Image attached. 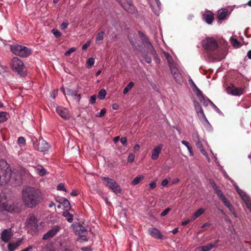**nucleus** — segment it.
I'll return each mask as SVG.
<instances>
[{
  "label": "nucleus",
  "mask_w": 251,
  "mask_h": 251,
  "mask_svg": "<svg viewBox=\"0 0 251 251\" xmlns=\"http://www.w3.org/2000/svg\"><path fill=\"white\" fill-rule=\"evenodd\" d=\"M57 190L59 191H64L67 192L66 189L65 188V185L63 183H60L57 186Z\"/></svg>",
  "instance_id": "79ce46f5"
},
{
  "label": "nucleus",
  "mask_w": 251,
  "mask_h": 251,
  "mask_svg": "<svg viewBox=\"0 0 251 251\" xmlns=\"http://www.w3.org/2000/svg\"><path fill=\"white\" fill-rule=\"evenodd\" d=\"M120 141L124 146H126L127 145V139L126 137H122L120 139Z\"/></svg>",
  "instance_id": "13d9d810"
},
{
  "label": "nucleus",
  "mask_w": 251,
  "mask_h": 251,
  "mask_svg": "<svg viewBox=\"0 0 251 251\" xmlns=\"http://www.w3.org/2000/svg\"><path fill=\"white\" fill-rule=\"evenodd\" d=\"M156 187V181H153L149 184L150 189H154Z\"/></svg>",
  "instance_id": "864d4df0"
},
{
  "label": "nucleus",
  "mask_w": 251,
  "mask_h": 251,
  "mask_svg": "<svg viewBox=\"0 0 251 251\" xmlns=\"http://www.w3.org/2000/svg\"><path fill=\"white\" fill-rule=\"evenodd\" d=\"M9 114L6 112H0V123L5 122L9 118Z\"/></svg>",
  "instance_id": "5701e85b"
},
{
  "label": "nucleus",
  "mask_w": 251,
  "mask_h": 251,
  "mask_svg": "<svg viewBox=\"0 0 251 251\" xmlns=\"http://www.w3.org/2000/svg\"><path fill=\"white\" fill-rule=\"evenodd\" d=\"M106 95V92L105 89H101L99 92L98 97L100 100H103Z\"/></svg>",
  "instance_id": "cd10ccee"
},
{
  "label": "nucleus",
  "mask_w": 251,
  "mask_h": 251,
  "mask_svg": "<svg viewBox=\"0 0 251 251\" xmlns=\"http://www.w3.org/2000/svg\"><path fill=\"white\" fill-rule=\"evenodd\" d=\"M210 183L212 185V188L214 189L215 192L219 189L218 187L217 186V185L216 184L214 181L210 180Z\"/></svg>",
  "instance_id": "de8ad7c7"
},
{
  "label": "nucleus",
  "mask_w": 251,
  "mask_h": 251,
  "mask_svg": "<svg viewBox=\"0 0 251 251\" xmlns=\"http://www.w3.org/2000/svg\"><path fill=\"white\" fill-rule=\"evenodd\" d=\"M204 212V209L201 208L197 210L191 217V221H194Z\"/></svg>",
  "instance_id": "412c9836"
},
{
  "label": "nucleus",
  "mask_w": 251,
  "mask_h": 251,
  "mask_svg": "<svg viewBox=\"0 0 251 251\" xmlns=\"http://www.w3.org/2000/svg\"><path fill=\"white\" fill-rule=\"evenodd\" d=\"M60 229V226H59L56 225L54 226L43 235V239L46 240L53 237L59 231Z\"/></svg>",
  "instance_id": "9b49d317"
},
{
  "label": "nucleus",
  "mask_w": 251,
  "mask_h": 251,
  "mask_svg": "<svg viewBox=\"0 0 251 251\" xmlns=\"http://www.w3.org/2000/svg\"><path fill=\"white\" fill-rule=\"evenodd\" d=\"M230 43L234 47L236 48H238L240 46L241 44L238 41L234 38H230Z\"/></svg>",
  "instance_id": "c85d7f7f"
},
{
  "label": "nucleus",
  "mask_w": 251,
  "mask_h": 251,
  "mask_svg": "<svg viewBox=\"0 0 251 251\" xmlns=\"http://www.w3.org/2000/svg\"><path fill=\"white\" fill-rule=\"evenodd\" d=\"M13 235V233L12 231V228L5 229L1 232L0 234V238L2 241L7 243L11 239Z\"/></svg>",
  "instance_id": "f8f14e48"
},
{
  "label": "nucleus",
  "mask_w": 251,
  "mask_h": 251,
  "mask_svg": "<svg viewBox=\"0 0 251 251\" xmlns=\"http://www.w3.org/2000/svg\"><path fill=\"white\" fill-rule=\"evenodd\" d=\"M226 91L228 94L234 96H240L243 93V89L236 87L232 84H231L227 88Z\"/></svg>",
  "instance_id": "ddd939ff"
},
{
  "label": "nucleus",
  "mask_w": 251,
  "mask_h": 251,
  "mask_svg": "<svg viewBox=\"0 0 251 251\" xmlns=\"http://www.w3.org/2000/svg\"><path fill=\"white\" fill-rule=\"evenodd\" d=\"M134 83L132 81L130 82L124 88L123 94H126L133 87Z\"/></svg>",
  "instance_id": "c756f323"
},
{
  "label": "nucleus",
  "mask_w": 251,
  "mask_h": 251,
  "mask_svg": "<svg viewBox=\"0 0 251 251\" xmlns=\"http://www.w3.org/2000/svg\"><path fill=\"white\" fill-rule=\"evenodd\" d=\"M175 81L178 84H181L182 82V79L181 74L179 73H176L172 75Z\"/></svg>",
  "instance_id": "a878e982"
},
{
  "label": "nucleus",
  "mask_w": 251,
  "mask_h": 251,
  "mask_svg": "<svg viewBox=\"0 0 251 251\" xmlns=\"http://www.w3.org/2000/svg\"><path fill=\"white\" fill-rule=\"evenodd\" d=\"M35 169L38 174L40 176H44L46 175V170L41 165H37Z\"/></svg>",
  "instance_id": "4be33fe9"
},
{
  "label": "nucleus",
  "mask_w": 251,
  "mask_h": 251,
  "mask_svg": "<svg viewBox=\"0 0 251 251\" xmlns=\"http://www.w3.org/2000/svg\"><path fill=\"white\" fill-rule=\"evenodd\" d=\"M215 192H216V194L217 195V196L219 197L220 199H221L222 198H223L224 197H225L223 193L220 189H219L218 190H217Z\"/></svg>",
  "instance_id": "8fccbe9b"
},
{
  "label": "nucleus",
  "mask_w": 251,
  "mask_h": 251,
  "mask_svg": "<svg viewBox=\"0 0 251 251\" xmlns=\"http://www.w3.org/2000/svg\"><path fill=\"white\" fill-rule=\"evenodd\" d=\"M202 47L206 50L212 51L218 49V45L213 37H208L201 41Z\"/></svg>",
  "instance_id": "0eeeda50"
},
{
  "label": "nucleus",
  "mask_w": 251,
  "mask_h": 251,
  "mask_svg": "<svg viewBox=\"0 0 251 251\" xmlns=\"http://www.w3.org/2000/svg\"><path fill=\"white\" fill-rule=\"evenodd\" d=\"M144 179V176H139L134 178L131 181V184L133 185H137L139 183Z\"/></svg>",
  "instance_id": "bb28decb"
},
{
  "label": "nucleus",
  "mask_w": 251,
  "mask_h": 251,
  "mask_svg": "<svg viewBox=\"0 0 251 251\" xmlns=\"http://www.w3.org/2000/svg\"><path fill=\"white\" fill-rule=\"evenodd\" d=\"M191 219L190 220H186L184 221H183L182 223H181V225L182 226H185L187 224H188L190 222H191Z\"/></svg>",
  "instance_id": "0e129e2a"
},
{
  "label": "nucleus",
  "mask_w": 251,
  "mask_h": 251,
  "mask_svg": "<svg viewBox=\"0 0 251 251\" xmlns=\"http://www.w3.org/2000/svg\"><path fill=\"white\" fill-rule=\"evenodd\" d=\"M13 71L17 73L22 76H25L26 74V69L24 63L17 57H14L11 63Z\"/></svg>",
  "instance_id": "20e7f679"
},
{
  "label": "nucleus",
  "mask_w": 251,
  "mask_h": 251,
  "mask_svg": "<svg viewBox=\"0 0 251 251\" xmlns=\"http://www.w3.org/2000/svg\"><path fill=\"white\" fill-rule=\"evenodd\" d=\"M2 207L5 211L10 212L13 211L15 209L14 204L10 201L3 202L2 204Z\"/></svg>",
  "instance_id": "dca6fc26"
},
{
  "label": "nucleus",
  "mask_w": 251,
  "mask_h": 251,
  "mask_svg": "<svg viewBox=\"0 0 251 251\" xmlns=\"http://www.w3.org/2000/svg\"><path fill=\"white\" fill-rule=\"evenodd\" d=\"M56 111L57 113L64 119H68L70 117L68 110L65 108L58 106L56 108Z\"/></svg>",
  "instance_id": "4468645a"
},
{
  "label": "nucleus",
  "mask_w": 251,
  "mask_h": 251,
  "mask_svg": "<svg viewBox=\"0 0 251 251\" xmlns=\"http://www.w3.org/2000/svg\"><path fill=\"white\" fill-rule=\"evenodd\" d=\"M163 54L167 60L169 66L173 64V60L172 56L167 52L163 51Z\"/></svg>",
  "instance_id": "2f4dec72"
},
{
  "label": "nucleus",
  "mask_w": 251,
  "mask_h": 251,
  "mask_svg": "<svg viewBox=\"0 0 251 251\" xmlns=\"http://www.w3.org/2000/svg\"><path fill=\"white\" fill-rule=\"evenodd\" d=\"M224 204L229 209L230 211H232L233 207L228 200L224 203Z\"/></svg>",
  "instance_id": "c03bdc74"
},
{
  "label": "nucleus",
  "mask_w": 251,
  "mask_h": 251,
  "mask_svg": "<svg viewBox=\"0 0 251 251\" xmlns=\"http://www.w3.org/2000/svg\"><path fill=\"white\" fill-rule=\"evenodd\" d=\"M190 85L192 87H194L195 88H196L197 86L196 85L195 83L194 82V81L192 79H190L189 80Z\"/></svg>",
  "instance_id": "e2e57ef3"
},
{
  "label": "nucleus",
  "mask_w": 251,
  "mask_h": 251,
  "mask_svg": "<svg viewBox=\"0 0 251 251\" xmlns=\"http://www.w3.org/2000/svg\"><path fill=\"white\" fill-rule=\"evenodd\" d=\"M95 63V59L93 57L89 58L87 59L86 62L87 68H91Z\"/></svg>",
  "instance_id": "473e14b6"
},
{
  "label": "nucleus",
  "mask_w": 251,
  "mask_h": 251,
  "mask_svg": "<svg viewBox=\"0 0 251 251\" xmlns=\"http://www.w3.org/2000/svg\"><path fill=\"white\" fill-rule=\"evenodd\" d=\"M69 210L70 209H66L65 211L63 212L62 215L66 218L68 222L72 223L73 221V215L69 212Z\"/></svg>",
  "instance_id": "aec40b11"
},
{
  "label": "nucleus",
  "mask_w": 251,
  "mask_h": 251,
  "mask_svg": "<svg viewBox=\"0 0 251 251\" xmlns=\"http://www.w3.org/2000/svg\"><path fill=\"white\" fill-rule=\"evenodd\" d=\"M169 66L172 75L175 74L177 73H179L178 69L176 68L175 64H173L170 65Z\"/></svg>",
  "instance_id": "c9c22d12"
},
{
  "label": "nucleus",
  "mask_w": 251,
  "mask_h": 251,
  "mask_svg": "<svg viewBox=\"0 0 251 251\" xmlns=\"http://www.w3.org/2000/svg\"><path fill=\"white\" fill-rule=\"evenodd\" d=\"M75 50L76 49L75 48H71L65 53L64 55L67 56H69L72 52Z\"/></svg>",
  "instance_id": "a18cd8bd"
},
{
  "label": "nucleus",
  "mask_w": 251,
  "mask_h": 251,
  "mask_svg": "<svg viewBox=\"0 0 251 251\" xmlns=\"http://www.w3.org/2000/svg\"><path fill=\"white\" fill-rule=\"evenodd\" d=\"M25 139L23 137H20L18 139V143L19 144H25Z\"/></svg>",
  "instance_id": "6e6d98bb"
},
{
  "label": "nucleus",
  "mask_w": 251,
  "mask_h": 251,
  "mask_svg": "<svg viewBox=\"0 0 251 251\" xmlns=\"http://www.w3.org/2000/svg\"><path fill=\"white\" fill-rule=\"evenodd\" d=\"M62 203L64 205V207H65V208H66V209H71L70 203L69 201L66 198H63V202Z\"/></svg>",
  "instance_id": "4c0bfd02"
},
{
  "label": "nucleus",
  "mask_w": 251,
  "mask_h": 251,
  "mask_svg": "<svg viewBox=\"0 0 251 251\" xmlns=\"http://www.w3.org/2000/svg\"><path fill=\"white\" fill-rule=\"evenodd\" d=\"M194 104L195 106V110H196L197 113L198 112H201L202 111V108L200 104L197 101H194Z\"/></svg>",
  "instance_id": "58836bf2"
},
{
  "label": "nucleus",
  "mask_w": 251,
  "mask_h": 251,
  "mask_svg": "<svg viewBox=\"0 0 251 251\" xmlns=\"http://www.w3.org/2000/svg\"><path fill=\"white\" fill-rule=\"evenodd\" d=\"M51 32L56 38H59L61 36V33L57 29H52Z\"/></svg>",
  "instance_id": "a19ab883"
},
{
  "label": "nucleus",
  "mask_w": 251,
  "mask_h": 251,
  "mask_svg": "<svg viewBox=\"0 0 251 251\" xmlns=\"http://www.w3.org/2000/svg\"><path fill=\"white\" fill-rule=\"evenodd\" d=\"M97 99V96L96 95H94L91 97L90 100H89V103L93 104L96 102V100Z\"/></svg>",
  "instance_id": "09e8293b"
},
{
  "label": "nucleus",
  "mask_w": 251,
  "mask_h": 251,
  "mask_svg": "<svg viewBox=\"0 0 251 251\" xmlns=\"http://www.w3.org/2000/svg\"><path fill=\"white\" fill-rule=\"evenodd\" d=\"M11 50L16 55L26 57L30 54V50L26 47L15 45L11 46Z\"/></svg>",
  "instance_id": "423d86ee"
},
{
  "label": "nucleus",
  "mask_w": 251,
  "mask_h": 251,
  "mask_svg": "<svg viewBox=\"0 0 251 251\" xmlns=\"http://www.w3.org/2000/svg\"><path fill=\"white\" fill-rule=\"evenodd\" d=\"M138 34L141 39V46L136 45L134 41L129 39L134 49L140 52H147L148 53H153L155 52L153 46L150 42L149 38L141 31H138Z\"/></svg>",
  "instance_id": "f03ea898"
},
{
  "label": "nucleus",
  "mask_w": 251,
  "mask_h": 251,
  "mask_svg": "<svg viewBox=\"0 0 251 251\" xmlns=\"http://www.w3.org/2000/svg\"><path fill=\"white\" fill-rule=\"evenodd\" d=\"M197 114H198V116L199 117L201 121L204 120L205 122H206L207 123L209 124V122H208L207 119H206L203 110L201 112H198Z\"/></svg>",
  "instance_id": "72a5a7b5"
},
{
  "label": "nucleus",
  "mask_w": 251,
  "mask_h": 251,
  "mask_svg": "<svg viewBox=\"0 0 251 251\" xmlns=\"http://www.w3.org/2000/svg\"><path fill=\"white\" fill-rule=\"evenodd\" d=\"M72 226L73 227L74 231L76 235H78L83 241H88V239L86 238L87 230L84 226L78 223H75L72 225Z\"/></svg>",
  "instance_id": "6e6552de"
},
{
  "label": "nucleus",
  "mask_w": 251,
  "mask_h": 251,
  "mask_svg": "<svg viewBox=\"0 0 251 251\" xmlns=\"http://www.w3.org/2000/svg\"><path fill=\"white\" fill-rule=\"evenodd\" d=\"M118 108H119V105L117 103H115L112 104V108L114 110H117L118 109Z\"/></svg>",
  "instance_id": "338daca9"
},
{
  "label": "nucleus",
  "mask_w": 251,
  "mask_h": 251,
  "mask_svg": "<svg viewBox=\"0 0 251 251\" xmlns=\"http://www.w3.org/2000/svg\"><path fill=\"white\" fill-rule=\"evenodd\" d=\"M67 95L72 96H77L79 97V100L80 98V95H77V91L76 90H73L69 88L67 89Z\"/></svg>",
  "instance_id": "7c9ffc66"
},
{
  "label": "nucleus",
  "mask_w": 251,
  "mask_h": 251,
  "mask_svg": "<svg viewBox=\"0 0 251 251\" xmlns=\"http://www.w3.org/2000/svg\"><path fill=\"white\" fill-rule=\"evenodd\" d=\"M22 200L28 208H34L43 201L42 192L37 188L32 186H25L22 192Z\"/></svg>",
  "instance_id": "f257e3e1"
},
{
  "label": "nucleus",
  "mask_w": 251,
  "mask_h": 251,
  "mask_svg": "<svg viewBox=\"0 0 251 251\" xmlns=\"http://www.w3.org/2000/svg\"><path fill=\"white\" fill-rule=\"evenodd\" d=\"M139 148H140V146L139 145H138V144L135 145L133 148L134 151H138L139 150Z\"/></svg>",
  "instance_id": "774afa93"
},
{
  "label": "nucleus",
  "mask_w": 251,
  "mask_h": 251,
  "mask_svg": "<svg viewBox=\"0 0 251 251\" xmlns=\"http://www.w3.org/2000/svg\"><path fill=\"white\" fill-rule=\"evenodd\" d=\"M69 23L68 22H64L62 23L60 25V28L61 29H66L68 26Z\"/></svg>",
  "instance_id": "3c124183"
},
{
  "label": "nucleus",
  "mask_w": 251,
  "mask_h": 251,
  "mask_svg": "<svg viewBox=\"0 0 251 251\" xmlns=\"http://www.w3.org/2000/svg\"><path fill=\"white\" fill-rule=\"evenodd\" d=\"M102 180L107 182L106 186H108L113 192L120 193L121 189L119 185L114 179L108 177H103Z\"/></svg>",
  "instance_id": "1a4fd4ad"
},
{
  "label": "nucleus",
  "mask_w": 251,
  "mask_h": 251,
  "mask_svg": "<svg viewBox=\"0 0 251 251\" xmlns=\"http://www.w3.org/2000/svg\"><path fill=\"white\" fill-rule=\"evenodd\" d=\"M104 35V31H101L97 34L96 42L97 44H100L101 43V41L103 39Z\"/></svg>",
  "instance_id": "393cba45"
},
{
  "label": "nucleus",
  "mask_w": 251,
  "mask_h": 251,
  "mask_svg": "<svg viewBox=\"0 0 251 251\" xmlns=\"http://www.w3.org/2000/svg\"><path fill=\"white\" fill-rule=\"evenodd\" d=\"M22 242L21 240H19L15 243H10L8 245V249L9 251H14L18 248Z\"/></svg>",
  "instance_id": "6ab92c4d"
},
{
  "label": "nucleus",
  "mask_w": 251,
  "mask_h": 251,
  "mask_svg": "<svg viewBox=\"0 0 251 251\" xmlns=\"http://www.w3.org/2000/svg\"><path fill=\"white\" fill-rule=\"evenodd\" d=\"M215 245L210 244L206 246H201L197 248V251H210L213 248L215 247Z\"/></svg>",
  "instance_id": "a211bd4d"
},
{
  "label": "nucleus",
  "mask_w": 251,
  "mask_h": 251,
  "mask_svg": "<svg viewBox=\"0 0 251 251\" xmlns=\"http://www.w3.org/2000/svg\"><path fill=\"white\" fill-rule=\"evenodd\" d=\"M35 148L40 151L44 152L48 150L50 145L48 143L41 138L35 144Z\"/></svg>",
  "instance_id": "9d476101"
},
{
  "label": "nucleus",
  "mask_w": 251,
  "mask_h": 251,
  "mask_svg": "<svg viewBox=\"0 0 251 251\" xmlns=\"http://www.w3.org/2000/svg\"><path fill=\"white\" fill-rule=\"evenodd\" d=\"M209 101L210 104L211 105H212L213 106V107L214 108V109L216 110V111L218 113H220L221 111L219 110V109L211 100H209Z\"/></svg>",
  "instance_id": "052dcab7"
},
{
  "label": "nucleus",
  "mask_w": 251,
  "mask_h": 251,
  "mask_svg": "<svg viewBox=\"0 0 251 251\" xmlns=\"http://www.w3.org/2000/svg\"><path fill=\"white\" fill-rule=\"evenodd\" d=\"M148 231L151 236L157 238V229L156 228H150Z\"/></svg>",
  "instance_id": "e433bc0d"
},
{
  "label": "nucleus",
  "mask_w": 251,
  "mask_h": 251,
  "mask_svg": "<svg viewBox=\"0 0 251 251\" xmlns=\"http://www.w3.org/2000/svg\"><path fill=\"white\" fill-rule=\"evenodd\" d=\"M228 15V10L226 8H222L218 10L217 17L220 20H225Z\"/></svg>",
  "instance_id": "2eb2a0df"
},
{
  "label": "nucleus",
  "mask_w": 251,
  "mask_h": 251,
  "mask_svg": "<svg viewBox=\"0 0 251 251\" xmlns=\"http://www.w3.org/2000/svg\"><path fill=\"white\" fill-rule=\"evenodd\" d=\"M199 100H200V102L201 103H202V104L204 106H205L208 105V104L209 103V100H210L208 99H207L206 100L205 99L204 97H202L201 98H200Z\"/></svg>",
  "instance_id": "ea45409f"
},
{
  "label": "nucleus",
  "mask_w": 251,
  "mask_h": 251,
  "mask_svg": "<svg viewBox=\"0 0 251 251\" xmlns=\"http://www.w3.org/2000/svg\"><path fill=\"white\" fill-rule=\"evenodd\" d=\"M151 158L153 160H156L157 159V147L154 148V149L153 150L152 154L151 156Z\"/></svg>",
  "instance_id": "49530a36"
},
{
  "label": "nucleus",
  "mask_w": 251,
  "mask_h": 251,
  "mask_svg": "<svg viewBox=\"0 0 251 251\" xmlns=\"http://www.w3.org/2000/svg\"><path fill=\"white\" fill-rule=\"evenodd\" d=\"M134 159V155L131 153L129 154L127 158L128 161L131 163L133 162Z\"/></svg>",
  "instance_id": "5fc2aeb1"
},
{
  "label": "nucleus",
  "mask_w": 251,
  "mask_h": 251,
  "mask_svg": "<svg viewBox=\"0 0 251 251\" xmlns=\"http://www.w3.org/2000/svg\"><path fill=\"white\" fill-rule=\"evenodd\" d=\"M106 109L105 108H103L101 110L100 114L99 115H97V116L99 117H102L105 115V114L106 113Z\"/></svg>",
  "instance_id": "4d7b16f0"
},
{
  "label": "nucleus",
  "mask_w": 251,
  "mask_h": 251,
  "mask_svg": "<svg viewBox=\"0 0 251 251\" xmlns=\"http://www.w3.org/2000/svg\"><path fill=\"white\" fill-rule=\"evenodd\" d=\"M90 41H88L85 44H84L83 46H82V49L83 50H86L87 48L90 46Z\"/></svg>",
  "instance_id": "bf43d9fd"
},
{
  "label": "nucleus",
  "mask_w": 251,
  "mask_h": 251,
  "mask_svg": "<svg viewBox=\"0 0 251 251\" xmlns=\"http://www.w3.org/2000/svg\"><path fill=\"white\" fill-rule=\"evenodd\" d=\"M38 220L33 214H30L28 216L25 222V226L28 232L31 234L35 233L38 231Z\"/></svg>",
  "instance_id": "39448f33"
},
{
  "label": "nucleus",
  "mask_w": 251,
  "mask_h": 251,
  "mask_svg": "<svg viewBox=\"0 0 251 251\" xmlns=\"http://www.w3.org/2000/svg\"><path fill=\"white\" fill-rule=\"evenodd\" d=\"M196 89V95L198 97V98L200 99V98H201L202 97H204L202 95V92L197 87Z\"/></svg>",
  "instance_id": "37998d69"
},
{
  "label": "nucleus",
  "mask_w": 251,
  "mask_h": 251,
  "mask_svg": "<svg viewBox=\"0 0 251 251\" xmlns=\"http://www.w3.org/2000/svg\"><path fill=\"white\" fill-rule=\"evenodd\" d=\"M203 19L207 24L210 25L212 23L214 19V14L211 12H210V13L209 14H203Z\"/></svg>",
  "instance_id": "f3484780"
},
{
  "label": "nucleus",
  "mask_w": 251,
  "mask_h": 251,
  "mask_svg": "<svg viewBox=\"0 0 251 251\" xmlns=\"http://www.w3.org/2000/svg\"><path fill=\"white\" fill-rule=\"evenodd\" d=\"M12 171L9 168L6 161L1 160L0 161V185H3L8 183L10 181Z\"/></svg>",
  "instance_id": "7ed1b4c3"
},
{
  "label": "nucleus",
  "mask_w": 251,
  "mask_h": 251,
  "mask_svg": "<svg viewBox=\"0 0 251 251\" xmlns=\"http://www.w3.org/2000/svg\"><path fill=\"white\" fill-rule=\"evenodd\" d=\"M181 143L182 144H183L187 147V149H188L190 155H193V151H192V147L190 145H189V143L184 140L182 141Z\"/></svg>",
  "instance_id": "f704fd0d"
},
{
  "label": "nucleus",
  "mask_w": 251,
  "mask_h": 251,
  "mask_svg": "<svg viewBox=\"0 0 251 251\" xmlns=\"http://www.w3.org/2000/svg\"><path fill=\"white\" fill-rule=\"evenodd\" d=\"M170 210H171V209L170 208H167L165 209L163 212H161V213L160 214V216L161 217L166 216L168 213V212L170 211Z\"/></svg>",
  "instance_id": "603ef678"
},
{
  "label": "nucleus",
  "mask_w": 251,
  "mask_h": 251,
  "mask_svg": "<svg viewBox=\"0 0 251 251\" xmlns=\"http://www.w3.org/2000/svg\"><path fill=\"white\" fill-rule=\"evenodd\" d=\"M168 182L169 181L167 180V179H165L161 182V185L162 186H167V184L168 183Z\"/></svg>",
  "instance_id": "69168bd1"
},
{
  "label": "nucleus",
  "mask_w": 251,
  "mask_h": 251,
  "mask_svg": "<svg viewBox=\"0 0 251 251\" xmlns=\"http://www.w3.org/2000/svg\"><path fill=\"white\" fill-rule=\"evenodd\" d=\"M81 250L82 251H92V249L91 247H84L81 248Z\"/></svg>",
  "instance_id": "680f3d73"
},
{
  "label": "nucleus",
  "mask_w": 251,
  "mask_h": 251,
  "mask_svg": "<svg viewBox=\"0 0 251 251\" xmlns=\"http://www.w3.org/2000/svg\"><path fill=\"white\" fill-rule=\"evenodd\" d=\"M197 147L200 150V151L207 158H208V154L207 153L206 151L204 150L203 149V147L202 146V144L201 142L200 141H198L196 143Z\"/></svg>",
  "instance_id": "b1692460"
}]
</instances>
